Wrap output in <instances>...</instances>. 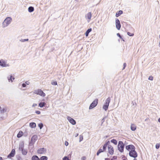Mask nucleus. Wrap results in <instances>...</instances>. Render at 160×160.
Here are the masks:
<instances>
[{"label": "nucleus", "instance_id": "f257e3e1", "mask_svg": "<svg viewBox=\"0 0 160 160\" xmlns=\"http://www.w3.org/2000/svg\"><path fill=\"white\" fill-rule=\"evenodd\" d=\"M12 18L10 17H8L4 20L2 23V27L3 28H5L8 26L11 23Z\"/></svg>", "mask_w": 160, "mask_h": 160}, {"label": "nucleus", "instance_id": "f03ea898", "mask_svg": "<svg viewBox=\"0 0 160 160\" xmlns=\"http://www.w3.org/2000/svg\"><path fill=\"white\" fill-rule=\"evenodd\" d=\"M124 146V143L122 141H119L118 148L119 152H123Z\"/></svg>", "mask_w": 160, "mask_h": 160}, {"label": "nucleus", "instance_id": "7ed1b4c3", "mask_svg": "<svg viewBox=\"0 0 160 160\" xmlns=\"http://www.w3.org/2000/svg\"><path fill=\"white\" fill-rule=\"evenodd\" d=\"M111 99L110 97L108 98L105 101V103L103 105V108L105 111H106L108 108L109 103L110 102Z\"/></svg>", "mask_w": 160, "mask_h": 160}, {"label": "nucleus", "instance_id": "20e7f679", "mask_svg": "<svg viewBox=\"0 0 160 160\" xmlns=\"http://www.w3.org/2000/svg\"><path fill=\"white\" fill-rule=\"evenodd\" d=\"M135 149H134L130 151L129 153V155L131 157L135 158L138 157V154L135 150Z\"/></svg>", "mask_w": 160, "mask_h": 160}, {"label": "nucleus", "instance_id": "39448f33", "mask_svg": "<svg viewBox=\"0 0 160 160\" xmlns=\"http://www.w3.org/2000/svg\"><path fill=\"white\" fill-rule=\"evenodd\" d=\"M34 93L38 94L42 97H45L46 95L45 94L41 89H37L35 90L34 91Z\"/></svg>", "mask_w": 160, "mask_h": 160}, {"label": "nucleus", "instance_id": "423d86ee", "mask_svg": "<svg viewBox=\"0 0 160 160\" xmlns=\"http://www.w3.org/2000/svg\"><path fill=\"white\" fill-rule=\"evenodd\" d=\"M98 102V99H96L94 101H93V102L90 104L89 107V109H91L95 107L97 105Z\"/></svg>", "mask_w": 160, "mask_h": 160}, {"label": "nucleus", "instance_id": "0eeeda50", "mask_svg": "<svg viewBox=\"0 0 160 160\" xmlns=\"http://www.w3.org/2000/svg\"><path fill=\"white\" fill-rule=\"evenodd\" d=\"M0 62L1 63H0V65L2 67H9L10 66V64L9 63H7V61L3 59L1 60Z\"/></svg>", "mask_w": 160, "mask_h": 160}, {"label": "nucleus", "instance_id": "6e6552de", "mask_svg": "<svg viewBox=\"0 0 160 160\" xmlns=\"http://www.w3.org/2000/svg\"><path fill=\"white\" fill-rule=\"evenodd\" d=\"M38 138V136L37 135H33L32 138L30 142H29V144H33L35 143L36 141L37 140Z\"/></svg>", "mask_w": 160, "mask_h": 160}, {"label": "nucleus", "instance_id": "1a4fd4ad", "mask_svg": "<svg viewBox=\"0 0 160 160\" xmlns=\"http://www.w3.org/2000/svg\"><path fill=\"white\" fill-rule=\"evenodd\" d=\"M115 22L116 28L118 30H119L120 29L121 27L120 22L119 19L117 18L116 19Z\"/></svg>", "mask_w": 160, "mask_h": 160}, {"label": "nucleus", "instance_id": "9d476101", "mask_svg": "<svg viewBox=\"0 0 160 160\" xmlns=\"http://www.w3.org/2000/svg\"><path fill=\"white\" fill-rule=\"evenodd\" d=\"M67 119L70 122V123H71L72 125H74L76 124V121L72 118L70 117H67Z\"/></svg>", "mask_w": 160, "mask_h": 160}, {"label": "nucleus", "instance_id": "9b49d317", "mask_svg": "<svg viewBox=\"0 0 160 160\" xmlns=\"http://www.w3.org/2000/svg\"><path fill=\"white\" fill-rule=\"evenodd\" d=\"M126 149L130 152V151L134 149H135V147L132 145H129L127 146L126 147Z\"/></svg>", "mask_w": 160, "mask_h": 160}, {"label": "nucleus", "instance_id": "f8f14e48", "mask_svg": "<svg viewBox=\"0 0 160 160\" xmlns=\"http://www.w3.org/2000/svg\"><path fill=\"white\" fill-rule=\"evenodd\" d=\"M15 154V149H12L10 153L8 156V158H10L12 157H13Z\"/></svg>", "mask_w": 160, "mask_h": 160}, {"label": "nucleus", "instance_id": "ddd939ff", "mask_svg": "<svg viewBox=\"0 0 160 160\" xmlns=\"http://www.w3.org/2000/svg\"><path fill=\"white\" fill-rule=\"evenodd\" d=\"M46 152V149L43 148H40L37 151L38 153L39 154H43Z\"/></svg>", "mask_w": 160, "mask_h": 160}, {"label": "nucleus", "instance_id": "4468645a", "mask_svg": "<svg viewBox=\"0 0 160 160\" xmlns=\"http://www.w3.org/2000/svg\"><path fill=\"white\" fill-rule=\"evenodd\" d=\"M108 152L110 154H112L113 153L114 151L111 145L108 146Z\"/></svg>", "mask_w": 160, "mask_h": 160}, {"label": "nucleus", "instance_id": "2eb2a0df", "mask_svg": "<svg viewBox=\"0 0 160 160\" xmlns=\"http://www.w3.org/2000/svg\"><path fill=\"white\" fill-rule=\"evenodd\" d=\"M92 17V14L91 12H88L87 14L85 15V18L86 19H88L89 20L88 21L89 22L90 19H91V17Z\"/></svg>", "mask_w": 160, "mask_h": 160}, {"label": "nucleus", "instance_id": "dca6fc26", "mask_svg": "<svg viewBox=\"0 0 160 160\" xmlns=\"http://www.w3.org/2000/svg\"><path fill=\"white\" fill-rule=\"evenodd\" d=\"M24 143L23 142L20 143L19 145V149L20 151H21L24 149Z\"/></svg>", "mask_w": 160, "mask_h": 160}, {"label": "nucleus", "instance_id": "f3484780", "mask_svg": "<svg viewBox=\"0 0 160 160\" xmlns=\"http://www.w3.org/2000/svg\"><path fill=\"white\" fill-rule=\"evenodd\" d=\"M131 129L132 131H135L136 129V126L134 124H131Z\"/></svg>", "mask_w": 160, "mask_h": 160}, {"label": "nucleus", "instance_id": "a211bd4d", "mask_svg": "<svg viewBox=\"0 0 160 160\" xmlns=\"http://www.w3.org/2000/svg\"><path fill=\"white\" fill-rule=\"evenodd\" d=\"M6 112V110L4 108H2L0 109V116L2 115L4 112Z\"/></svg>", "mask_w": 160, "mask_h": 160}, {"label": "nucleus", "instance_id": "6ab92c4d", "mask_svg": "<svg viewBox=\"0 0 160 160\" xmlns=\"http://www.w3.org/2000/svg\"><path fill=\"white\" fill-rule=\"evenodd\" d=\"M21 151H22V154L24 155H26L28 153L27 150L25 149H24L22 150H21Z\"/></svg>", "mask_w": 160, "mask_h": 160}, {"label": "nucleus", "instance_id": "aec40b11", "mask_svg": "<svg viewBox=\"0 0 160 160\" xmlns=\"http://www.w3.org/2000/svg\"><path fill=\"white\" fill-rule=\"evenodd\" d=\"M29 126L31 128H35L36 127V124L34 122H31L29 123Z\"/></svg>", "mask_w": 160, "mask_h": 160}, {"label": "nucleus", "instance_id": "412c9836", "mask_svg": "<svg viewBox=\"0 0 160 160\" xmlns=\"http://www.w3.org/2000/svg\"><path fill=\"white\" fill-rule=\"evenodd\" d=\"M23 135V132L22 131H20L18 134L17 135V137L18 138H20Z\"/></svg>", "mask_w": 160, "mask_h": 160}, {"label": "nucleus", "instance_id": "4be33fe9", "mask_svg": "<svg viewBox=\"0 0 160 160\" xmlns=\"http://www.w3.org/2000/svg\"><path fill=\"white\" fill-rule=\"evenodd\" d=\"M123 13V11L122 10H120L118 12H117L116 14V16L117 17H119L121 14Z\"/></svg>", "mask_w": 160, "mask_h": 160}, {"label": "nucleus", "instance_id": "5701e85b", "mask_svg": "<svg viewBox=\"0 0 160 160\" xmlns=\"http://www.w3.org/2000/svg\"><path fill=\"white\" fill-rule=\"evenodd\" d=\"M92 29L91 28L88 29L85 33V35L86 37H88V35L89 33L92 31Z\"/></svg>", "mask_w": 160, "mask_h": 160}, {"label": "nucleus", "instance_id": "b1692460", "mask_svg": "<svg viewBox=\"0 0 160 160\" xmlns=\"http://www.w3.org/2000/svg\"><path fill=\"white\" fill-rule=\"evenodd\" d=\"M32 160H39V158L37 156L34 155L32 158Z\"/></svg>", "mask_w": 160, "mask_h": 160}, {"label": "nucleus", "instance_id": "393cba45", "mask_svg": "<svg viewBox=\"0 0 160 160\" xmlns=\"http://www.w3.org/2000/svg\"><path fill=\"white\" fill-rule=\"evenodd\" d=\"M46 103L44 102H40L39 103L38 106L40 108H42L46 105Z\"/></svg>", "mask_w": 160, "mask_h": 160}, {"label": "nucleus", "instance_id": "a878e982", "mask_svg": "<svg viewBox=\"0 0 160 160\" xmlns=\"http://www.w3.org/2000/svg\"><path fill=\"white\" fill-rule=\"evenodd\" d=\"M34 10V8L33 7L30 6L28 8V11L30 12H32Z\"/></svg>", "mask_w": 160, "mask_h": 160}, {"label": "nucleus", "instance_id": "bb28decb", "mask_svg": "<svg viewBox=\"0 0 160 160\" xmlns=\"http://www.w3.org/2000/svg\"><path fill=\"white\" fill-rule=\"evenodd\" d=\"M108 143H109V141H108L107 143H105L103 146L102 149L105 151L106 150V148L107 147Z\"/></svg>", "mask_w": 160, "mask_h": 160}, {"label": "nucleus", "instance_id": "cd10ccee", "mask_svg": "<svg viewBox=\"0 0 160 160\" xmlns=\"http://www.w3.org/2000/svg\"><path fill=\"white\" fill-rule=\"evenodd\" d=\"M104 151V150H103V149H99L97 153V155L98 156L100 153L103 152Z\"/></svg>", "mask_w": 160, "mask_h": 160}, {"label": "nucleus", "instance_id": "c85d7f7f", "mask_svg": "<svg viewBox=\"0 0 160 160\" xmlns=\"http://www.w3.org/2000/svg\"><path fill=\"white\" fill-rule=\"evenodd\" d=\"M47 157L45 156H42L39 159V160H47Z\"/></svg>", "mask_w": 160, "mask_h": 160}, {"label": "nucleus", "instance_id": "c756f323", "mask_svg": "<svg viewBox=\"0 0 160 160\" xmlns=\"http://www.w3.org/2000/svg\"><path fill=\"white\" fill-rule=\"evenodd\" d=\"M111 142L112 143H113L115 145H117V141L115 139H112L111 140Z\"/></svg>", "mask_w": 160, "mask_h": 160}, {"label": "nucleus", "instance_id": "7c9ffc66", "mask_svg": "<svg viewBox=\"0 0 160 160\" xmlns=\"http://www.w3.org/2000/svg\"><path fill=\"white\" fill-rule=\"evenodd\" d=\"M29 39H21L20 40V41L21 42H24L26 41H28Z\"/></svg>", "mask_w": 160, "mask_h": 160}, {"label": "nucleus", "instance_id": "2f4dec72", "mask_svg": "<svg viewBox=\"0 0 160 160\" xmlns=\"http://www.w3.org/2000/svg\"><path fill=\"white\" fill-rule=\"evenodd\" d=\"M38 126L40 129H41L43 126V124L42 123L39 124Z\"/></svg>", "mask_w": 160, "mask_h": 160}, {"label": "nucleus", "instance_id": "473e14b6", "mask_svg": "<svg viewBox=\"0 0 160 160\" xmlns=\"http://www.w3.org/2000/svg\"><path fill=\"white\" fill-rule=\"evenodd\" d=\"M12 76H10V77H8V80L9 81V82H10V81H11V82H12L13 81L12 80Z\"/></svg>", "mask_w": 160, "mask_h": 160}, {"label": "nucleus", "instance_id": "72a5a7b5", "mask_svg": "<svg viewBox=\"0 0 160 160\" xmlns=\"http://www.w3.org/2000/svg\"><path fill=\"white\" fill-rule=\"evenodd\" d=\"M51 84L52 85H57V82L56 81H53L52 82Z\"/></svg>", "mask_w": 160, "mask_h": 160}, {"label": "nucleus", "instance_id": "f704fd0d", "mask_svg": "<svg viewBox=\"0 0 160 160\" xmlns=\"http://www.w3.org/2000/svg\"><path fill=\"white\" fill-rule=\"evenodd\" d=\"M127 34L128 35L130 36H132L134 35L133 33H132L129 32H128Z\"/></svg>", "mask_w": 160, "mask_h": 160}, {"label": "nucleus", "instance_id": "c9c22d12", "mask_svg": "<svg viewBox=\"0 0 160 160\" xmlns=\"http://www.w3.org/2000/svg\"><path fill=\"white\" fill-rule=\"evenodd\" d=\"M159 147H160L159 144H157L156 145L155 147H156V149L159 148Z\"/></svg>", "mask_w": 160, "mask_h": 160}, {"label": "nucleus", "instance_id": "e433bc0d", "mask_svg": "<svg viewBox=\"0 0 160 160\" xmlns=\"http://www.w3.org/2000/svg\"><path fill=\"white\" fill-rule=\"evenodd\" d=\"M148 79L152 81L153 79V78L152 76H150L148 78Z\"/></svg>", "mask_w": 160, "mask_h": 160}, {"label": "nucleus", "instance_id": "4c0bfd02", "mask_svg": "<svg viewBox=\"0 0 160 160\" xmlns=\"http://www.w3.org/2000/svg\"><path fill=\"white\" fill-rule=\"evenodd\" d=\"M63 160H68V158L65 156L63 158Z\"/></svg>", "mask_w": 160, "mask_h": 160}, {"label": "nucleus", "instance_id": "58836bf2", "mask_svg": "<svg viewBox=\"0 0 160 160\" xmlns=\"http://www.w3.org/2000/svg\"><path fill=\"white\" fill-rule=\"evenodd\" d=\"M86 159V158L85 156H83L81 158V160H85Z\"/></svg>", "mask_w": 160, "mask_h": 160}, {"label": "nucleus", "instance_id": "ea45409f", "mask_svg": "<svg viewBox=\"0 0 160 160\" xmlns=\"http://www.w3.org/2000/svg\"><path fill=\"white\" fill-rule=\"evenodd\" d=\"M117 36H118V37H119L120 38L122 39V37L121 36V35H120V34H119V33H117Z\"/></svg>", "mask_w": 160, "mask_h": 160}, {"label": "nucleus", "instance_id": "a19ab883", "mask_svg": "<svg viewBox=\"0 0 160 160\" xmlns=\"http://www.w3.org/2000/svg\"><path fill=\"white\" fill-rule=\"evenodd\" d=\"M126 63H124L123 64V68L122 69V70H123V69H125V68L126 67Z\"/></svg>", "mask_w": 160, "mask_h": 160}, {"label": "nucleus", "instance_id": "79ce46f5", "mask_svg": "<svg viewBox=\"0 0 160 160\" xmlns=\"http://www.w3.org/2000/svg\"><path fill=\"white\" fill-rule=\"evenodd\" d=\"M35 112L38 114H39L41 113L39 111H36Z\"/></svg>", "mask_w": 160, "mask_h": 160}, {"label": "nucleus", "instance_id": "37998d69", "mask_svg": "<svg viewBox=\"0 0 160 160\" xmlns=\"http://www.w3.org/2000/svg\"><path fill=\"white\" fill-rule=\"evenodd\" d=\"M65 144L66 146H67L68 145V143L67 141H65Z\"/></svg>", "mask_w": 160, "mask_h": 160}, {"label": "nucleus", "instance_id": "c03bdc74", "mask_svg": "<svg viewBox=\"0 0 160 160\" xmlns=\"http://www.w3.org/2000/svg\"><path fill=\"white\" fill-rule=\"evenodd\" d=\"M22 87L23 88L26 87V84L24 83H23L22 84Z\"/></svg>", "mask_w": 160, "mask_h": 160}, {"label": "nucleus", "instance_id": "a18cd8bd", "mask_svg": "<svg viewBox=\"0 0 160 160\" xmlns=\"http://www.w3.org/2000/svg\"><path fill=\"white\" fill-rule=\"evenodd\" d=\"M37 105V104L36 103H34L32 105V107H34L35 106H36Z\"/></svg>", "mask_w": 160, "mask_h": 160}, {"label": "nucleus", "instance_id": "49530a36", "mask_svg": "<svg viewBox=\"0 0 160 160\" xmlns=\"http://www.w3.org/2000/svg\"><path fill=\"white\" fill-rule=\"evenodd\" d=\"M25 83L26 84L28 85L29 84V82L28 81H26Z\"/></svg>", "mask_w": 160, "mask_h": 160}, {"label": "nucleus", "instance_id": "de8ad7c7", "mask_svg": "<svg viewBox=\"0 0 160 160\" xmlns=\"http://www.w3.org/2000/svg\"><path fill=\"white\" fill-rule=\"evenodd\" d=\"M104 118H103L102 120V123H103V122H104Z\"/></svg>", "mask_w": 160, "mask_h": 160}, {"label": "nucleus", "instance_id": "09e8293b", "mask_svg": "<svg viewBox=\"0 0 160 160\" xmlns=\"http://www.w3.org/2000/svg\"><path fill=\"white\" fill-rule=\"evenodd\" d=\"M116 158H117V157H116V156H113V157L112 158H113V159H116Z\"/></svg>", "mask_w": 160, "mask_h": 160}, {"label": "nucleus", "instance_id": "8fccbe9b", "mask_svg": "<svg viewBox=\"0 0 160 160\" xmlns=\"http://www.w3.org/2000/svg\"><path fill=\"white\" fill-rule=\"evenodd\" d=\"M105 160H110V159L109 158H105Z\"/></svg>", "mask_w": 160, "mask_h": 160}, {"label": "nucleus", "instance_id": "3c124183", "mask_svg": "<svg viewBox=\"0 0 160 160\" xmlns=\"http://www.w3.org/2000/svg\"><path fill=\"white\" fill-rule=\"evenodd\" d=\"M158 122L160 123V118L158 119Z\"/></svg>", "mask_w": 160, "mask_h": 160}, {"label": "nucleus", "instance_id": "603ef678", "mask_svg": "<svg viewBox=\"0 0 160 160\" xmlns=\"http://www.w3.org/2000/svg\"><path fill=\"white\" fill-rule=\"evenodd\" d=\"M0 160H2V157H0Z\"/></svg>", "mask_w": 160, "mask_h": 160}, {"label": "nucleus", "instance_id": "864d4df0", "mask_svg": "<svg viewBox=\"0 0 160 160\" xmlns=\"http://www.w3.org/2000/svg\"><path fill=\"white\" fill-rule=\"evenodd\" d=\"M78 133H77L76 134V137H77V136H78Z\"/></svg>", "mask_w": 160, "mask_h": 160}, {"label": "nucleus", "instance_id": "5fc2aeb1", "mask_svg": "<svg viewBox=\"0 0 160 160\" xmlns=\"http://www.w3.org/2000/svg\"><path fill=\"white\" fill-rule=\"evenodd\" d=\"M0 117V118H4V117H3L2 116H1V117Z\"/></svg>", "mask_w": 160, "mask_h": 160}, {"label": "nucleus", "instance_id": "6e6d98bb", "mask_svg": "<svg viewBox=\"0 0 160 160\" xmlns=\"http://www.w3.org/2000/svg\"><path fill=\"white\" fill-rule=\"evenodd\" d=\"M14 79L15 78L14 77L12 78V79L13 80H14Z\"/></svg>", "mask_w": 160, "mask_h": 160}, {"label": "nucleus", "instance_id": "4d7b16f0", "mask_svg": "<svg viewBox=\"0 0 160 160\" xmlns=\"http://www.w3.org/2000/svg\"><path fill=\"white\" fill-rule=\"evenodd\" d=\"M18 160H20V158H18Z\"/></svg>", "mask_w": 160, "mask_h": 160}, {"label": "nucleus", "instance_id": "13d9d810", "mask_svg": "<svg viewBox=\"0 0 160 160\" xmlns=\"http://www.w3.org/2000/svg\"><path fill=\"white\" fill-rule=\"evenodd\" d=\"M133 160H137L136 159H135V158H134V159Z\"/></svg>", "mask_w": 160, "mask_h": 160}, {"label": "nucleus", "instance_id": "bf43d9fd", "mask_svg": "<svg viewBox=\"0 0 160 160\" xmlns=\"http://www.w3.org/2000/svg\"><path fill=\"white\" fill-rule=\"evenodd\" d=\"M82 140H80L79 141V142H80Z\"/></svg>", "mask_w": 160, "mask_h": 160}, {"label": "nucleus", "instance_id": "052dcab7", "mask_svg": "<svg viewBox=\"0 0 160 160\" xmlns=\"http://www.w3.org/2000/svg\"><path fill=\"white\" fill-rule=\"evenodd\" d=\"M1 108V107L0 106V109Z\"/></svg>", "mask_w": 160, "mask_h": 160}, {"label": "nucleus", "instance_id": "680f3d73", "mask_svg": "<svg viewBox=\"0 0 160 160\" xmlns=\"http://www.w3.org/2000/svg\"><path fill=\"white\" fill-rule=\"evenodd\" d=\"M111 160H112V159H111Z\"/></svg>", "mask_w": 160, "mask_h": 160}]
</instances>
